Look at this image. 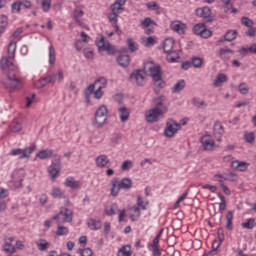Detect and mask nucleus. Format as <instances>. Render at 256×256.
Here are the masks:
<instances>
[{"mask_svg":"<svg viewBox=\"0 0 256 256\" xmlns=\"http://www.w3.org/2000/svg\"><path fill=\"white\" fill-rule=\"evenodd\" d=\"M184 89H185V80H180L172 88V93H179Z\"/></svg>","mask_w":256,"mask_h":256,"instance_id":"f704fd0d","label":"nucleus"},{"mask_svg":"<svg viewBox=\"0 0 256 256\" xmlns=\"http://www.w3.org/2000/svg\"><path fill=\"white\" fill-rule=\"evenodd\" d=\"M136 205L138 208H140L142 211H146L147 210V205L148 203L143 201V198L141 196L137 197V201H136Z\"/></svg>","mask_w":256,"mask_h":256,"instance_id":"a19ab883","label":"nucleus"},{"mask_svg":"<svg viewBox=\"0 0 256 256\" xmlns=\"http://www.w3.org/2000/svg\"><path fill=\"white\" fill-rule=\"evenodd\" d=\"M110 163L111 160L105 154H101L96 158V165L97 167H100V169H105V167H109Z\"/></svg>","mask_w":256,"mask_h":256,"instance_id":"4468645a","label":"nucleus"},{"mask_svg":"<svg viewBox=\"0 0 256 256\" xmlns=\"http://www.w3.org/2000/svg\"><path fill=\"white\" fill-rule=\"evenodd\" d=\"M227 81H229V77L223 73H219L213 82V87H221L223 83H227Z\"/></svg>","mask_w":256,"mask_h":256,"instance_id":"6ab92c4d","label":"nucleus"},{"mask_svg":"<svg viewBox=\"0 0 256 256\" xmlns=\"http://www.w3.org/2000/svg\"><path fill=\"white\" fill-rule=\"evenodd\" d=\"M246 37H255L256 35V29L255 27L251 26L248 28V30L245 32Z\"/></svg>","mask_w":256,"mask_h":256,"instance_id":"774afa93","label":"nucleus"},{"mask_svg":"<svg viewBox=\"0 0 256 256\" xmlns=\"http://www.w3.org/2000/svg\"><path fill=\"white\" fill-rule=\"evenodd\" d=\"M60 212H62L64 223H71L73 221V211L68 208H61Z\"/></svg>","mask_w":256,"mask_h":256,"instance_id":"aec40b11","label":"nucleus"},{"mask_svg":"<svg viewBox=\"0 0 256 256\" xmlns=\"http://www.w3.org/2000/svg\"><path fill=\"white\" fill-rule=\"evenodd\" d=\"M39 251H47L49 249V243L45 239H41L37 244Z\"/></svg>","mask_w":256,"mask_h":256,"instance_id":"c03bdc74","label":"nucleus"},{"mask_svg":"<svg viewBox=\"0 0 256 256\" xmlns=\"http://www.w3.org/2000/svg\"><path fill=\"white\" fill-rule=\"evenodd\" d=\"M175 45V40L172 38H166L163 42V49L164 52L167 54L171 53L173 51V46Z\"/></svg>","mask_w":256,"mask_h":256,"instance_id":"5701e85b","label":"nucleus"},{"mask_svg":"<svg viewBox=\"0 0 256 256\" xmlns=\"http://www.w3.org/2000/svg\"><path fill=\"white\" fill-rule=\"evenodd\" d=\"M0 67L2 71H8L7 79L4 82L5 89H8L9 91L23 89V82L17 77V75H15V73L11 72L15 71V66L13 65V62L9 61V58L2 57L0 61Z\"/></svg>","mask_w":256,"mask_h":256,"instance_id":"f257e3e1","label":"nucleus"},{"mask_svg":"<svg viewBox=\"0 0 256 256\" xmlns=\"http://www.w3.org/2000/svg\"><path fill=\"white\" fill-rule=\"evenodd\" d=\"M244 139L247 143H253L255 141V134L253 132L246 133Z\"/></svg>","mask_w":256,"mask_h":256,"instance_id":"69168bd1","label":"nucleus"},{"mask_svg":"<svg viewBox=\"0 0 256 256\" xmlns=\"http://www.w3.org/2000/svg\"><path fill=\"white\" fill-rule=\"evenodd\" d=\"M15 51H17V43L10 42L8 45V58L15 59Z\"/></svg>","mask_w":256,"mask_h":256,"instance_id":"bb28decb","label":"nucleus"},{"mask_svg":"<svg viewBox=\"0 0 256 256\" xmlns=\"http://www.w3.org/2000/svg\"><path fill=\"white\" fill-rule=\"evenodd\" d=\"M117 17H119V14L112 12L111 14H109L108 19L111 22L112 25H117Z\"/></svg>","mask_w":256,"mask_h":256,"instance_id":"0e129e2a","label":"nucleus"},{"mask_svg":"<svg viewBox=\"0 0 256 256\" xmlns=\"http://www.w3.org/2000/svg\"><path fill=\"white\" fill-rule=\"evenodd\" d=\"M232 169H236V171H247L249 164L247 162L235 160L231 163Z\"/></svg>","mask_w":256,"mask_h":256,"instance_id":"a211bd4d","label":"nucleus"},{"mask_svg":"<svg viewBox=\"0 0 256 256\" xmlns=\"http://www.w3.org/2000/svg\"><path fill=\"white\" fill-rule=\"evenodd\" d=\"M142 27H151V25H157L151 18H144L141 22Z\"/></svg>","mask_w":256,"mask_h":256,"instance_id":"6e6d98bb","label":"nucleus"},{"mask_svg":"<svg viewBox=\"0 0 256 256\" xmlns=\"http://www.w3.org/2000/svg\"><path fill=\"white\" fill-rule=\"evenodd\" d=\"M10 129L13 133H19V131H21L22 127H21V124L18 123L17 120H13V122L10 125Z\"/></svg>","mask_w":256,"mask_h":256,"instance_id":"a18cd8bd","label":"nucleus"},{"mask_svg":"<svg viewBox=\"0 0 256 256\" xmlns=\"http://www.w3.org/2000/svg\"><path fill=\"white\" fill-rule=\"evenodd\" d=\"M111 195L112 197H117L119 195V191L121 189H124L125 191H129L131 187H133V181L130 180V178H123L122 180L119 181L118 178H113L111 180Z\"/></svg>","mask_w":256,"mask_h":256,"instance_id":"7ed1b4c3","label":"nucleus"},{"mask_svg":"<svg viewBox=\"0 0 256 256\" xmlns=\"http://www.w3.org/2000/svg\"><path fill=\"white\" fill-rule=\"evenodd\" d=\"M218 53H219V57L223 59L225 55H227V53H233V50L229 48H221Z\"/></svg>","mask_w":256,"mask_h":256,"instance_id":"338daca9","label":"nucleus"},{"mask_svg":"<svg viewBox=\"0 0 256 256\" xmlns=\"http://www.w3.org/2000/svg\"><path fill=\"white\" fill-rule=\"evenodd\" d=\"M78 253H80L81 256H92L93 250H91V248L78 249Z\"/></svg>","mask_w":256,"mask_h":256,"instance_id":"bf43d9fd","label":"nucleus"},{"mask_svg":"<svg viewBox=\"0 0 256 256\" xmlns=\"http://www.w3.org/2000/svg\"><path fill=\"white\" fill-rule=\"evenodd\" d=\"M118 111L120 113V120L122 121V123H125V121L129 120V110L127 109V107H120Z\"/></svg>","mask_w":256,"mask_h":256,"instance_id":"a878e982","label":"nucleus"},{"mask_svg":"<svg viewBox=\"0 0 256 256\" xmlns=\"http://www.w3.org/2000/svg\"><path fill=\"white\" fill-rule=\"evenodd\" d=\"M96 45L101 51H107L108 55H115V48L109 42H105V38L96 40Z\"/></svg>","mask_w":256,"mask_h":256,"instance_id":"9d476101","label":"nucleus"},{"mask_svg":"<svg viewBox=\"0 0 256 256\" xmlns=\"http://www.w3.org/2000/svg\"><path fill=\"white\" fill-rule=\"evenodd\" d=\"M117 256H131V245L122 246L118 250Z\"/></svg>","mask_w":256,"mask_h":256,"instance_id":"cd10ccee","label":"nucleus"},{"mask_svg":"<svg viewBox=\"0 0 256 256\" xmlns=\"http://www.w3.org/2000/svg\"><path fill=\"white\" fill-rule=\"evenodd\" d=\"M111 10H112V13H116L119 15V13H121L123 11V6L119 3H113L111 5Z\"/></svg>","mask_w":256,"mask_h":256,"instance_id":"603ef678","label":"nucleus"},{"mask_svg":"<svg viewBox=\"0 0 256 256\" xmlns=\"http://www.w3.org/2000/svg\"><path fill=\"white\" fill-rule=\"evenodd\" d=\"M53 155V150H41L37 153L39 159H49Z\"/></svg>","mask_w":256,"mask_h":256,"instance_id":"c9c22d12","label":"nucleus"},{"mask_svg":"<svg viewBox=\"0 0 256 256\" xmlns=\"http://www.w3.org/2000/svg\"><path fill=\"white\" fill-rule=\"evenodd\" d=\"M51 195L53 199H61L65 193L60 188H53Z\"/></svg>","mask_w":256,"mask_h":256,"instance_id":"58836bf2","label":"nucleus"},{"mask_svg":"<svg viewBox=\"0 0 256 256\" xmlns=\"http://www.w3.org/2000/svg\"><path fill=\"white\" fill-rule=\"evenodd\" d=\"M83 15H84L83 10H75L74 11L75 23H77L78 25H81V17H83Z\"/></svg>","mask_w":256,"mask_h":256,"instance_id":"8fccbe9b","label":"nucleus"},{"mask_svg":"<svg viewBox=\"0 0 256 256\" xmlns=\"http://www.w3.org/2000/svg\"><path fill=\"white\" fill-rule=\"evenodd\" d=\"M181 129V125L173 119H168L166 122V128L164 130V135L171 139L175 137V134Z\"/></svg>","mask_w":256,"mask_h":256,"instance_id":"423d86ee","label":"nucleus"},{"mask_svg":"<svg viewBox=\"0 0 256 256\" xmlns=\"http://www.w3.org/2000/svg\"><path fill=\"white\" fill-rule=\"evenodd\" d=\"M165 101H167V97L165 95H161L160 97L154 98L153 103L155 104L154 109H163L165 106Z\"/></svg>","mask_w":256,"mask_h":256,"instance_id":"b1692460","label":"nucleus"},{"mask_svg":"<svg viewBox=\"0 0 256 256\" xmlns=\"http://www.w3.org/2000/svg\"><path fill=\"white\" fill-rule=\"evenodd\" d=\"M195 15L204 19L205 23H213V16L211 8L205 6L203 8H197L195 10Z\"/></svg>","mask_w":256,"mask_h":256,"instance_id":"0eeeda50","label":"nucleus"},{"mask_svg":"<svg viewBox=\"0 0 256 256\" xmlns=\"http://www.w3.org/2000/svg\"><path fill=\"white\" fill-rule=\"evenodd\" d=\"M147 9H149V11H159L160 6L159 4H157V2H149L146 4Z\"/></svg>","mask_w":256,"mask_h":256,"instance_id":"4d7b16f0","label":"nucleus"},{"mask_svg":"<svg viewBox=\"0 0 256 256\" xmlns=\"http://www.w3.org/2000/svg\"><path fill=\"white\" fill-rule=\"evenodd\" d=\"M48 173L52 179H57V175L61 173V162L55 160L52 164L48 167Z\"/></svg>","mask_w":256,"mask_h":256,"instance_id":"9b49d317","label":"nucleus"},{"mask_svg":"<svg viewBox=\"0 0 256 256\" xmlns=\"http://www.w3.org/2000/svg\"><path fill=\"white\" fill-rule=\"evenodd\" d=\"M56 79H57V74H55V73L44 77V81H46V85H47L48 83L54 84L55 81H56Z\"/></svg>","mask_w":256,"mask_h":256,"instance_id":"680f3d73","label":"nucleus"},{"mask_svg":"<svg viewBox=\"0 0 256 256\" xmlns=\"http://www.w3.org/2000/svg\"><path fill=\"white\" fill-rule=\"evenodd\" d=\"M144 71L152 79L155 95H159L161 90L165 89V80H163V71L161 70V66L156 65L153 62H146L144 64Z\"/></svg>","mask_w":256,"mask_h":256,"instance_id":"f03ea898","label":"nucleus"},{"mask_svg":"<svg viewBox=\"0 0 256 256\" xmlns=\"http://www.w3.org/2000/svg\"><path fill=\"white\" fill-rule=\"evenodd\" d=\"M130 219L131 221H138L141 217V208L134 206L130 209Z\"/></svg>","mask_w":256,"mask_h":256,"instance_id":"393cba45","label":"nucleus"},{"mask_svg":"<svg viewBox=\"0 0 256 256\" xmlns=\"http://www.w3.org/2000/svg\"><path fill=\"white\" fill-rule=\"evenodd\" d=\"M211 35H213V32L209 29H207V26L202 30L200 37H202V39H209V37H211Z\"/></svg>","mask_w":256,"mask_h":256,"instance_id":"13d9d810","label":"nucleus"},{"mask_svg":"<svg viewBox=\"0 0 256 256\" xmlns=\"http://www.w3.org/2000/svg\"><path fill=\"white\" fill-rule=\"evenodd\" d=\"M237 39V30H229L224 35V41H235Z\"/></svg>","mask_w":256,"mask_h":256,"instance_id":"c756f323","label":"nucleus"},{"mask_svg":"<svg viewBox=\"0 0 256 256\" xmlns=\"http://www.w3.org/2000/svg\"><path fill=\"white\" fill-rule=\"evenodd\" d=\"M243 229H253L255 227V219L249 218L247 222L242 223Z\"/></svg>","mask_w":256,"mask_h":256,"instance_id":"3c124183","label":"nucleus"},{"mask_svg":"<svg viewBox=\"0 0 256 256\" xmlns=\"http://www.w3.org/2000/svg\"><path fill=\"white\" fill-rule=\"evenodd\" d=\"M127 46L131 53H135V51L139 49V44H137V42H135L132 38L127 39Z\"/></svg>","mask_w":256,"mask_h":256,"instance_id":"473e14b6","label":"nucleus"},{"mask_svg":"<svg viewBox=\"0 0 256 256\" xmlns=\"http://www.w3.org/2000/svg\"><path fill=\"white\" fill-rule=\"evenodd\" d=\"M205 24L203 23H198L193 27V32L195 35H201L203 33V29H205Z\"/></svg>","mask_w":256,"mask_h":256,"instance_id":"49530a36","label":"nucleus"},{"mask_svg":"<svg viewBox=\"0 0 256 256\" xmlns=\"http://www.w3.org/2000/svg\"><path fill=\"white\" fill-rule=\"evenodd\" d=\"M117 63L120 67H129V63H131V58L127 54H121L117 58Z\"/></svg>","mask_w":256,"mask_h":256,"instance_id":"4be33fe9","label":"nucleus"},{"mask_svg":"<svg viewBox=\"0 0 256 256\" xmlns=\"http://www.w3.org/2000/svg\"><path fill=\"white\" fill-rule=\"evenodd\" d=\"M109 117V110L106 105H101L95 112V127H103L107 123V118Z\"/></svg>","mask_w":256,"mask_h":256,"instance_id":"20e7f679","label":"nucleus"},{"mask_svg":"<svg viewBox=\"0 0 256 256\" xmlns=\"http://www.w3.org/2000/svg\"><path fill=\"white\" fill-rule=\"evenodd\" d=\"M131 167H133V162H131L130 160H125L122 163L121 169L122 171H129Z\"/></svg>","mask_w":256,"mask_h":256,"instance_id":"052dcab7","label":"nucleus"},{"mask_svg":"<svg viewBox=\"0 0 256 256\" xmlns=\"http://www.w3.org/2000/svg\"><path fill=\"white\" fill-rule=\"evenodd\" d=\"M170 29L176 33H179V35H183L185 33V29H187V26L181 21H174L171 23Z\"/></svg>","mask_w":256,"mask_h":256,"instance_id":"2eb2a0df","label":"nucleus"},{"mask_svg":"<svg viewBox=\"0 0 256 256\" xmlns=\"http://www.w3.org/2000/svg\"><path fill=\"white\" fill-rule=\"evenodd\" d=\"M238 91L241 93V95H247V93H249V87L247 86V83H240L238 86Z\"/></svg>","mask_w":256,"mask_h":256,"instance_id":"de8ad7c7","label":"nucleus"},{"mask_svg":"<svg viewBox=\"0 0 256 256\" xmlns=\"http://www.w3.org/2000/svg\"><path fill=\"white\" fill-rule=\"evenodd\" d=\"M145 47H153V45H155V43H157V41H155V38L150 36L147 38L142 39Z\"/></svg>","mask_w":256,"mask_h":256,"instance_id":"09e8293b","label":"nucleus"},{"mask_svg":"<svg viewBox=\"0 0 256 256\" xmlns=\"http://www.w3.org/2000/svg\"><path fill=\"white\" fill-rule=\"evenodd\" d=\"M25 178V172L23 170H16L12 173V181L15 189H21L23 187V179Z\"/></svg>","mask_w":256,"mask_h":256,"instance_id":"1a4fd4ad","label":"nucleus"},{"mask_svg":"<svg viewBox=\"0 0 256 256\" xmlns=\"http://www.w3.org/2000/svg\"><path fill=\"white\" fill-rule=\"evenodd\" d=\"M241 23L244 25V27H253V20H251L249 17H242L241 18Z\"/></svg>","mask_w":256,"mask_h":256,"instance_id":"864d4df0","label":"nucleus"},{"mask_svg":"<svg viewBox=\"0 0 256 256\" xmlns=\"http://www.w3.org/2000/svg\"><path fill=\"white\" fill-rule=\"evenodd\" d=\"M201 143L204 151H213V149H215V140L209 135L203 136Z\"/></svg>","mask_w":256,"mask_h":256,"instance_id":"f8f14e48","label":"nucleus"},{"mask_svg":"<svg viewBox=\"0 0 256 256\" xmlns=\"http://www.w3.org/2000/svg\"><path fill=\"white\" fill-rule=\"evenodd\" d=\"M69 234V228L65 227V226H61L60 224L58 225V228L55 232V235L57 237H61L63 235H68Z\"/></svg>","mask_w":256,"mask_h":256,"instance_id":"e433bc0d","label":"nucleus"},{"mask_svg":"<svg viewBox=\"0 0 256 256\" xmlns=\"http://www.w3.org/2000/svg\"><path fill=\"white\" fill-rule=\"evenodd\" d=\"M218 197L221 200V203L219 204V211L220 213H223V211L227 209V201L225 200V196H223L222 194H219Z\"/></svg>","mask_w":256,"mask_h":256,"instance_id":"37998d69","label":"nucleus"},{"mask_svg":"<svg viewBox=\"0 0 256 256\" xmlns=\"http://www.w3.org/2000/svg\"><path fill=\"white\" fill-rule=\"evenodd\" d=\"M65 187H69L70 189H81V182L79 180H75L74 177L66 178L64 182Z\"/></svg>","mask_w":256,"mask_h":256,"instance_id":"dca6fc26","label":"nucleus"},{"mask_svg":"<svg viewBox=\"0 0 256 256\" xmlns=\"http://www.w3.org/2000/svg\"><path fill=\"white\" fill-rule=\"evenodd\" d=\"M162 233H163V230H160L159 233L156 235V237L153 239V243L149 245V248L159 247V239H161Z\"/></svg>","mask_w":256,"mask_h":256,"instance_id":"5fc2aeb1","label":"nucleus"},{"mask_svg":"<svg viewBox=\"0 0 256 256\" xmlns=\"http://www.w3.org/2000/svg\"><path fill=\"white\" fill-rule=\"evenodd\" d=\"M88 227H90V229H93L94 231H97L99 229H101V221L99 220H95L93 218H90L88 220Z\"/></svg>","mask_w":256,"mask_h":256,"instance_id":"c85d7f7f","label":"nucleus"},{"mask_svg":"<svg viewBox=\"0 0 256 256\" xmlns=\"http://www.w3.org/2000/svg\"><path fill=\"white\" fill-rule=\"evenodd\" d=\"M192 105H194V107H197L198 109H201V107H207V103L199 98H193Z\"/></svg>","mask_w":256,"mask_h":256,"instance_id":"79ce46f5","label":"nucleus"},{"mask_svg":"<svg viewBox=\"0 0 256 256\" xmlns=\"http://www.w3.org/2000/svg\"><path fill=\"white\" fill-rule=\"evenodd\" d=\"M35 147H36L35 145H31L30 147L25 148L24 150H22L21 148L13 149L11 150L10 155H13V156L20 155V159H29Z\"/></svg>","mask_w":256,"mask_h":256,"instance_id":"6e6552de","label":"nucleus"},{"mask_svg":"<svg viewBox=\"0 0 256 256\" xmlns=\"http://www.w3.org/2000/svg\"><path fill=\"white\" fill-rule=\"evenodd\" d=\"M166 59H167L168 63H179V59H181L179 50L169 52L166 56Z\"/></svg>","mask_w":256,"mask_h":256,"instance_id":"412c9836","label":"nucleus"},{"mask_svg":"<svg viewBox=\"0 0 256 256\" xmlns=\"http://www.w3.org/2000/svg\"><path fill=\"white\" fill-rule=\"evenodd\" d=\"M226 228L229 231H233V211H228L226 215Z\"/></svg>","mask_w":256,"mask_h":256,"instance_id":"2f4dec72","label":"nucleus"},{"mask_svg":"<svg viewBox=\"0 0 256 256\" xmlns=\"http://www.w3.org/2000/svg\"><path fill=\"white\" fill-rule=\"evenodd\" d=\"M55 61H56L55 47L50 46L49 47V63H50V65H55Z\"/></svg>","mask_w":256,"mask_h":256,"instance_id":"4c0bfd02","label":"nucleus"},{"mask_svg":"<svg viewBox=\"0 0 256 256\" xmlns=\"http://www.w3.org/2000/svg\"><path fill=\"white\" fill-rule=\"evenodd\" d=\"M214 135L218 141H221V137L225 135V128L219 121H216L214 124Z\"/></svg>","mask_w":256,"mask_h":256,"instance_id":"f3484780","label":"nucleus"},{"mask_svg":"<svg viewBox=\"0 0 256 256\" xmlns=\"http://www.w3.org/2000/svg\"><path fill=\"white\" fill-rule=\"evenodd\" d=\"M191 65L196 67V69H201L203 67V58L194 56L191 58Z\"/></svg>","mask_w":256,"mask_h":256,"instance_id":"72a5a7b5","label":"nucleus"},{"mask_svg":"<svg viewBox=\"0 0 256 256\" xmlns=\"http://www.w3.org/2000/svg\"><path fill=\"white\" fill-rule=\"evenodd\" d=\"M42 9L44 13H47L51 9V0H43Z\"/></svg>","mask_w":256,"mask_h":256,"instance_id":"e2e57ef3","label":"nucleus"},{"mask_svg":"<svg viewBox=\"0 0 256 256\" xmlns=\"http://www.w3.org/2000/svg\"><path fill=\"white\" fill-rule=\"evenodd\" d=\"M163 113H167V107L161 108H152L148 110L145 114L146 121L148 123H157L159 121V117L163 115Z\"/></svg>","mask_w":256,"mask_h":256,"instance_id":"39448f33","label":"nucleus"},{"mask_svg":"<svg viewBox=\"0 0 256 256\" xmlns=\"http://www.w3.org/2000/svg\"><path fill=\"white\" fill-rule=\"evenodd\" d=\"M130 79L135 81L136 85L139 87H143L145 85V76L143 75V71L137 70L136 72H132L130 74Z\"/></svg>","mask_w":256,"mask_h":256,"instance_id":"ddd939ff","label":"nucleus"},{"mask_svg":"<svg viewBox=\"0 0 256 256\" xmlns=\"http://www.w3.org/2000/svg\"><path fill=\"white\" fill-rule=\"evenodd\" d=\"M96 88L101 87V89H105L107 87V79L105 77H101L99 79H97L94 82Z\"/></svg>","mask_w":256,"mask_h":256,"instance_id":"ea45409f","label":"nucleus"},{"mask_svg":"<svg viewBox=\"0 0 256 256\" xmlns=\"http://www.w3.org/2000/svg\"><path fill=\"white\" fill-rule=\"evenodd\" d=\"M9 25V18L5 15L0 16V33H5V29Z\"/></svg>","mask_w":256,"mask_h":256,"instance_id":"7c9ffc66","label":"nucleus"}]
</instances>
